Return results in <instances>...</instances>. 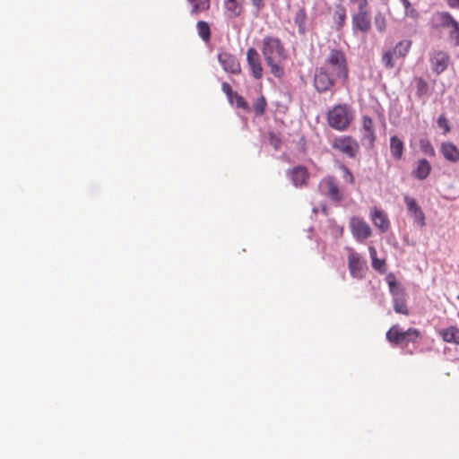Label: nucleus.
<instances>
[{
  "label": "nucleus",
  "mask_w": 459,
  "mask_h": 459,
  "mask_svg": "<svg viewBox=\"0 0 459 459\" xmlns=\"http://www.w3.org/2000/svg\"><path fill=\"white\" fill-rule=\"evenodd\" d=\"M422 335L419 329L410 327L403 331L399 325H394L386 332V340L394 346L406 347L409 343H416Z\"/></svg>",
  "instance_id": "obj_3"
},
{
  "label": "nucleus",
  "mask_w": 459,
  "mask_h": 459,
  "mask_svg": "<svg viewBox=\"0 0 459 459\" xmlns=\"http://www.w3.org/2000/svg\"><path fill=\"white\" fill-rule=\"evenodd\" d=\"M446 3L451 8H458L459 9V0H446Z\"/></svg>",
  "instance_id": "obj_42"
},
{
  "label": "nucleus",
  "mask_w": 459,
  "mask_h": 459,
  "mask_svg": "<svg viewBox=\"0 0 459 459\" xmlns=\"http://www.w3.org/2000/svg\"><path fill=\"white\" fill-rule=\"evenodd\" d=\"M353 30L367 33L371 29V18L369 11L355 12L351 14Z\"/></svg>",
  "instance_id": "obj_12"
},
{
  "label": "nucleus",
  "mask_w": 459,
  "mask_h": 459,
  "mask_svg": "<svg viewBox=\"0 0 459 459\" xmlns=\"http://www.w3.org/2000/svg\"><path fill=\"white\" fill-rule=\"evenodd\" d=\"M403 200L408 212L413 217L414 221L420 227H424L426 225L425 214L417 201L409 195H404Z\"/></svg>",
  "instance_id": "obj_15"
},
{
  "label": "nucleus",
  "mask_w": 459,
  "mask_h": 459,
  "mask_svg": "<svg viewBox=\"0 0 459 459\" xmlns=\"http://www.w3.org/2000/svg\"><path fill=\"white\" fill-rule=\"evenodd\" d=\"M287 176L295 187H305L308 184L310 174L305 166L298 165L287 171Z\"/></svg>",
  "instance_id": "obj_9"
},
{
  "label": "nucleus",
  "mask_w": 459,
  "mask_h": 459,
  "mask_svg": "<svg viewBox=\"0 0 459 459\" xmlns=\"http://www.w3.org/2000/svg\"><path fill=\"white\" fill-rule=\"evenodd\" d=\"M411 46V42L410 40H402L398 42L392 50L395 54V58L404 57Z\"/></svg>",
  "instance_id": "obj_27"
},
{
  "label": "nucleus",
  "mask_w": 459,
  "mask_h": 459,
  "mask_svg": "<svg viewBox=\"0 0 459 459\" xmlns=\"http://www.w3.org/2000/svg\"><path fill=\"white\" fill-rule=\"evenodd\" d=\"M431 171V165L426 159L419 160L417 162L416 169L412 171V175L420 179L423 180L429 177Z\"/></svg>",
  "instance_id": "obj_21"
},
{
  "label": "nucleus",
  "mask_w": 459,
  "mask_h": 459,
  "mask_svg": "<svg viewBox=\"0 0 459 459\" xmlns=\"http://www.w3.org/2000/svg\"><path fill=\"white\" fill-rule=\"evenodd\" d=\"M440 152L444 158L453 163L459 161V149L452 143L446 142L440 146Z\"/></svg>",
  "instance_id": "obj_19"
},
{
  "label": "nucleus",
  "mask_w": 459,
  "mask_h": 459,
  "mask_svg": "<svg viewBox=\"0 0 459 459\" xmlns=\"http://www.w3.org/2000/svg\"><path fill=\"white\" fill-rule=\"evenodd\" d=\"M191 5V13L197 14L198 13L207 11L210 8V0H187Z\"/></svg>",
  "instance_id": "obj_30"
},
{
  "label": "nucleus",
  "mask_w": 459,
  "mask_h": 459,
  "mask_svg": "<svg viewBox=\"0 0 459 459\" xmlns=\"http://www.w3.org/2000/svg\"><path fill=\"white\" fill-rule=\"evenodd\" d=\"M432 70L439 74L443 73L448 66L449 56L443 51H436L430 57Z\"/></svg>",
  "instance_id": "obj_18"
},
{
  "label": "nucleus",
  "mask_w": 459,
  "mask_h": 459,
  "mask_svg": "<svg viewBox=\"0 0 459 459\" xmlns=\"http://www.w3.org/2000/svg\"><path fill=\"white\" fill-rule=\"evenodd\" d=\"M457 299L459 300V295L457 296Z\"/></svg>",
  "instance_id": "obj_45"
},
{
  "label": "nucleus",
  "mask_w": 459,
  "mask_h": 459,
  "mask_svg": "<svg viewBox=\"0 0 459 459\" xmlns=\"http://www.w3.org/2000/svg\"><path fill=\"white\" fill-rule=\"evenodd\" d=\"M332 17L336 24V30H342L344 27L347 19L345 7L342 4H336Z\"/></svg>",
  "instance_id": "obj_23"
},
{
  "label": "nucleus",
  "mask_w": 459,
  "mask_h": 459,
  "mask_svg": "<svg viewBox=\"0 0 459 459\" xmlns=\"http://www.w3.org/2000/svg\"><path fill=\"white\" fill-rule=\"evenodd\" d=\"M332 147L349 158H355L359 152L358 141L351 135L334 137L332 141Z\"/></svg>",
  "instance_id": "obj_6"
},
{
  "label": "nucleus",
  "mask_w": 459,
  "mask_h": 459,
  "mask_svg": "<svg viewBox=\"0 0 459 459\" xmlns=\"http://www.w3.org/2000/svg\"><path fill=\"white\" fill-rule=\"evenodd\" d=\"M362 138L363 144L372 148L376 142V134L373 120L368 116L362 117Z\"/></svg>",
  "instance_id": "obj_16"
},
{
  "label": "nucleus",
  "mask_w": 459,
  "mask_h": 459,
  "mask_svg": "<svg viewBox=\"0 0 459 459\" xmlns=\"http://www.w3.org/2000/svg\"><path fill=\"white\" fill-rule=\"evenodd\" d=\"M341 169L344 173V176H343L344 179L347 182H349L350 184L353 185L354 184V177H353L352 173L351 172V170L344 165H342Z\"/></svg>",
  "instance_id": "obj_38"
},
{
  "label": "nucleus",
  "mask_w": 459,
  "mask_h": 459,
  "mask_svg": "<svg viewBox=\"0 0 459 459\" xmlns=\"http://www.w3.org/2000/svg\"><path fill=\"white\" fill-rule=\"evenodd\" d=\"M350 228L352 236L358 241H364L371 235V229L369 225L361 218L352 217L350 220Z\"/></svg>",
  "instance_id": "obj_10"
},
{
  "label": "nucleus",
  "mask_w": 459,
  "mask_h": 459,
  "mask_svg": "<svg viewBox=\"0 0 459 459\" xmlns=\"http://www.w3.org/2000/svg\"><path fill=\"white\" fill-rule=\"evenodd\" d=\"M395 57V54L392 49H389L384 52L382 56V62L386 68H393L394 66V58Z\"/></svg>",
  "instance_id": "obj_32"
},
{
  "label": "nucleus",
  "mask_w": 459,
  "mask_h": 459,
  "mask_svg": "<svg viewBox=\"0 0 459 459\" xmlns=\"http://www.w3.org/2000/svg\"><path fill=\"white\" fill-rule=\"evenodd\" d=\"M429 150H430V154H434V149L429 144Z\"/></svg>",
  "instance_id": "obj_44"
},
{
  "label": "nucleus",
  "mask_w": 459,
  "mask_h": 459,
  "mask_svg": "<svg viewBox=\"0 0 459 459\" xmlns=\"http://www.w3.org/2000/svg\"><path fill=\"white\" fill-rule=\"evenodd\" d=\"M348 268L352 277L360 279L363 277L366 264L360 255L353 249H350L348 255Z\"/></svg>",
  "instance_id": "obj_11"
},
{
  "label": "nucleus",
  "mask_w": 459,
  "mask_h": 459,
  "mask_svg": "<svg viewBox=\"0 0 459 459\" xmlns=\"http://www.w3.org/2000/svg\"><path fill=\"white\" fill-rule=\"evenodd\" d=\"M388 285L393 297L404 292V290L398 286L394 278L391 275L388 276Z\"/></svg>",
  "instance_id": "obj_33"
},
{
  "label": "nucleus",
  "mask_w": 459,
  "mask_h": 459,
  "mask_svg": "<svg viewBox=\"0 0 459 459\" xmlns=\"http://www.w3.org/2000/svg\"><path fill=\"white\" fill-rule=\"evenodd\" d=\"M218 60L226 73L238 74L241 66L237 57L229 52H221L218 55Z\"/></svg>",
  "instance_id": "obj_14"
},
{
  "label": "nucleus",
  "mask_w": 459,
  "mask_h": 459,
  "mask_svg": "<svg viewBox=\"0 0 459 459\" xmlns=\"http://www.w3.org/2000/svg\"><path fill=\"white\" fill-rule=\"evenodd\" d=\"M439 335L446 342L459 345V328L456 326H448L439 331Z\"/></svg>",
  "instance_id": "obj_20"
},
{
  "label": "nucleus",
  "mask_w": 459,
  "mask_h": 459,
  "mask_svg": "<svg viewBox=\"0 0 459 459\" xmlns=\"http://www.w3.org/2000/svg\"><path fill=\"white\" fill-rule=\"evenodd\" d=\"M196 29L199 37L204 41L209 42L211 39V29L208 22L204 21H199L196 23Z\"/></svg>",
  "instance_id": "obj_29"
},
{
  "label": "nucleus",
  "mask_w": 459,
  "mask_h": 459,
  "mask_svg": "<svg viewBox=\"0 0 459 459\" xmlns=\"http://www.w3.org/2000/svg\"><path fill=\"white\" fill-rule=\"evenodd\" d=\"M243 2L225 0V9L230 18L238 17L243 11Z\"/></svg>",
  "instance_id": "obj_25"
},
{
  "label": "nucleus",
  "mask_w": 459,
  "mask_h": 459,
  "mask_svg": "<svg viewBox=\"0 0 459 459\" xmlns=\"http://www.w3.org/2000/svg\"><path fill=\"white\" fill-rule=\"evenodd\" d=\"M326 118L330 127L345 131L353 120L352 108L347 103L334 105L327 112Z\"/></svg>",
  "instance_id": "obj_2"
},
{
  "label": "nucleus",
  "mask_w": 459,
  "mask_h": 459,
  "mask_svg": "<svg viewBox=\"0 0 459 459\" xmlns=\"http://www.w3.org/2000/svg\"><path fill=\"white\" fill-rule=\"evenodd\" d=\"M307 13L304 8H299L294 17V22L299 28V32L304 34L306 31Z\"/></svg>",
  "instance_id": "obj_28"
},
{
  "label": "nucleus",
  "mask_w": 459,
  "mask_h": 459,
  "mask_svg": "<svg viewBox=\"0 0 459 459\" xmlns=\"http://www.w3.org/2000/svg\"><path fill=\"white\" fill-rule=\"evenodd\" d=\"M375 25L378 31L384 32L385 30L386 21L381 13H378L375 15Z\"/></svg>",
  "instance_id": "obj_34"
},
{
  "label": "nucleus",
  "mask_w": 459,
  "mask_h": 459,
  "mask_svg": "<svg viewBox=\"0 0 459 459\" xmlns=\"http://www.w3.org/2000/svg\"><path fill=\"white\" fill-rule=\"evenodd\" d=\"M350 4L356 6V12L369 11L368 0H350Z\"/></svg>",
  "instance_id": "obj_36"
},
{
  "label": "nucleus",
  "mask_w": 459,
  "mask_h": 459,
  "mask_svg": "<svg viewBox=\"0 0 459 459\" xmlns=\"http://www.w3.org/2000/svg\"><path fill=\"white\" fill-rule=\"evenodd\" d=\"M279 143H280V140H279V139H276V140L274 141V143H273V144H274V147H275L276 149L278 148V144H279Z\"/></svg>",
  "instance_id": "obj_43"
},
{
  "label": "nucleus",
  "mask_w": 459,
  "mask_h": 459,
  "mask_svg": "<svg viewBox=\"0 0 459 459\" xmlns=\"http://www.w3.org/2000/svg\"><path fill=\"white\" fill-rule=\"evenodd\" d=\"M369 255L372 260V267L380 273L386 271V264L384 259H379L377 256V250L374 247H368Z\"/></svg>",
  "instance_id": "obj_26"
},
{
  "label": "nucleus",
  "mask_w": 459,
  "mask_h": 459,
  "mask_svg": "<svg viewBox=\"0 0 459 459\" xmlns=\"http://www.w3.org/2000/svg\"><path fill=\"white\" fill-rule=\"evenodd\" d=\"M314 86L319 93L330 91L334 86V80L330 76L326 67L321 66L316 69Z\"/></svg>",
  "instance_id": "obj_8"
},
{
  "label": "nucleus",
  "mask_w": 459,
  "mask_h": 459,
  "mask_svg": "<svg viewBox=\"0 0 459 459\" xmlns=\"http://www.w3.org/2000/svg\"><path fill=\"white\" fill-rule=\"evenodd\" d=\"M433 20L437 28L446 29L448 30V39L454 46H459V23L455 19L447 12L437 13Z\"/></svg>",
  "instance_id": "obj_5"
},
{
  "label": "nucleus",
  "mask_w": 459,
  "mask_h": 459,
  "mask_svg": "<svg viewBox=\"0 0 459 459\" xmlns=\"http://www.w3.org/2000/svg\"><path fill=\"white\" fill-rule=\"evenodd\" d=\"M401 3L404 7L406 16H410L411 18L418 17V12L411 6L409 0H401Z\"/></svg>",
  "instance_id": "obj_35"
},
{
  "label": "nucleus",
  "mask_w": 459,
  "mask_h": 459,
  "mask_svg": "<svg viewBox=\"0 0 459 459\" xmlns=\"http://www.w3.org/2000/svg\"><path fill=\"white\" fill-rule=\"evenodd\" d=\"M262 54L271 73L277 78H281L284 69L281 65L286 59V51L281 39L273 37H265L263 39Z\"/></svg>",
  "instance_id": "obj_1"
},
{
  "label": "nucleus",
  "mask_w": 459,
  "mask_h": 459,
  "mask_svg": "<svg viewBox=\"0 0 459 459\" xmlns=\"http://www.w3.org/2000/svg\"><path fill=\"white\" fill-rule=\"evenodd\" d=\"M327 71L345 83L349 77V68L345 55L338 49H331L325 59V66Z\"/></svg>",
  "instance_id": "obj_4"
},
{
  "label": "nucleus",
  "mask_w": 459,
  "mask_h": 459,
  "mask_svg": "<svg viewBox=\"0 0 459 459\" xmlns=\"http://www.w3.org/2000/svg\"><path fill=\"white\" fill-rule=\"evenodd\" d=\"M319 188L333 202L338 203L343 199V193L339 187L337 180L332 176L324 178L319 183Z\"/></svg>",
  "instance_id": "obj_7"
},
{
  "label": "nucleus",
  "mask_w": 459,
  "mask_h": 459,
  "mask_svg": "<svg viewBox=\"0 0 459 459\" xmlns=\"http://www.w3.org/2000/svg\"><path fill=\"white\" fill-rule=\"evenodd\" d=\"M404 151L403 142L397 136H392L390 138V152L391 156L399 160L403 158Z\"/></svg>",
  "instance_id": "obj_22"
},
{
  "label": "nucleus",
  "mask_w": 459,
  "mask_h": 459,
  "mask_svg": "<svg viewBox=\"0 0 459 459\" xmlns=\"http://www.w3.org/2000/svg\"><path fill=\"white\" fill-rule=\"evenodd\" d=\"M234 97L236 99V105L238 108H243L245 110L249 109L247 102L245 100V99L242 96L238 95V93H235Z\"/></svg>",
  "instance_id": "obj_37"
},
{
  "label": "nucleus",
  "mask_w": 459,
  "mask_h": 459,
  "mask_svg": "<svg viewBox=\"0 0 459 459\" xmlns=\"http://www.w3.org/2000/svg\"><path fill=\"white\" fill-rule=\"evenodd\" d=\"M370 219L381 233H385L390 229V221L387 214L377 207L371 209Z\"/></svg>",
  "instance_id": "obj_17"
},
{
  "label": "nucleus",
  "mask_w": 459,
  "mask_h": 459,
  "mask_svg": "<svg viewBox=\"0 0 459 459\" xmlns=\"http://www.w3.org/2000/svg\"><path fill=\"white\" fill-rule=\"evenodd\" d=\"M266 108V100L264 96H260L253 105V109L257 116L264 113Z\"/></svg>",
  "instance_id": "obj_31"
},
{
  "label": "nucleus",
  "mask_w": 459,
  "mask_h": 459,
  "mask_svg": "<svg viewBox=\"0 0 459 459\" xmlns=\"http://www.w3.org/2000/svg\"><path fill=\"white\" fill-rule=\"evenodd\" d=\"M221 90L222 91L227 95L230 100H232V97L234 96V92L231 89V86L228 82H222L221 84Z\"/></svg>",
  "instance_id": "obj_39"
},
{
  "label": "nucleus",
  "mask_w": 459,
  "mask_h": 459,
  "mask_svg": "<svg viewBox=\"0 0 459 459\" xmlns=\"http://www.w3.org/2000/svg\"><path fill=\"white\" fill-rule=\"evenodd\" d=\"M437 125H438L439 127L444 128L446 133L449 132L450 128H449V126H448V122H447L446 118L444 116H440L438 117Z\"/></svg>",
  "instance_id": "obj_40"
},
{
  "label": "nucleus",
  "mask_w": 459,
  "mask_h": 459,
  "mask_svg": "<svg viewBox=\"0 0 459 459\" xmlns=\"http://www.w3.org/2000/svg\"><path fill=\"white\" fill-rule=\"evenodd\" d=\"M394 309L396 313L408 316L409 309L406 304L405 292L393 297Z\"/></svg>",
  "instance_id": "obj_24"
},
{
  "label": "nucleus",
  "mask_w": 459,
  "mask_h": 459,
  "mask_svg": "<svg viewBox=\"0 0 459 459\" xmlns=\"http://www.w3.org/2000/svg\"><path fill=\"white\" fill-rule=\"evenodd\" d=\"M247 62L251 70L252 75L257 80L261 79L263 77L264 69L260 55L255 48H249L247 49Z\"/></svg>",
  "instance_id": "obj_13"
},
{
  "label": "nucleus",
  "mask_w": 459,
  "mask_h": 459,
  "mask_svg": "<svg viewBox=\"0 0 459 459\" xmlns=\"http://www.w3.org/2000/svg\"><path fill=\"white\" fill-rule=\"evenodd\" d=\"M251 2L257 10H260L264 6V0H251Z\"/></svg>",
  "instance_id": "obj_41"
}]
</instances>
